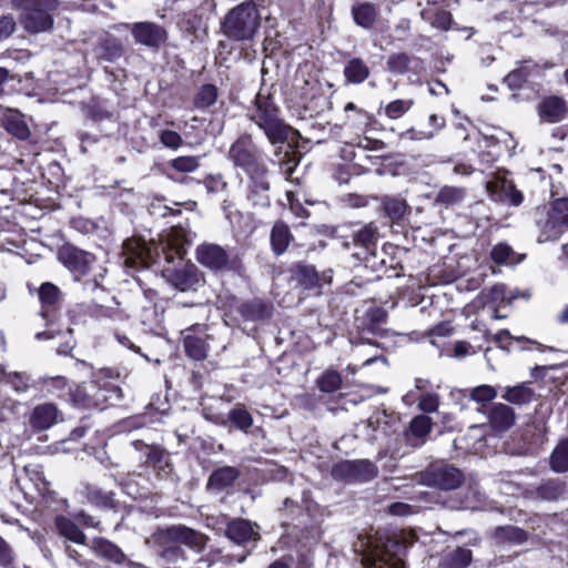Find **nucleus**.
Here are the masks:
<instances>
[{
    "instance_id": "55",
    "label": "nucleus",
    "mask_w": 568,
    "mask_h": 568,
    "mask_svg": "<svg viewBox=\"0 0 568 568\" xmlns=\"http://www.w3.org/2000/svg\"><path fill=\"white\" fill-rule=\"evenodd\" d=\"M376 239V227L372 224L365 225L354 235V240L356 243L369 247Z\"/></svg>"
},
{
    "instance_id": "21",
    "label": "nucleus",
    "mask_w": 568,
    "mask_h": 568,
    "mask_svg": "<svg viewBox=\"0 0 568 568\" xmlns=\"http://www.w3.org/2000/svg\"><path fill=\"white\" fill-rule=\"evenodd\" d=\"M516 419L515 412L506 404H494L488 410V422L493 429L505 432L514 426Z\"/></svg>"
},
{
    "instance_id": "62",
    "label": "nucleus",
    "mask_w": 568,
    "mask_h": 568,
    "mask_svg": "<svg viewBox=\"0 0 568 568\" xmlns=\"http://www.w3.org/2000/svg\"><path fill=\"white\" fill-rule=\"evenodd\" d=\"M434 136L433 132H425V131H415V130H407L403 133L404 139L408 140H428Z\"/></svg>"
},
{
    "instance_id": "30",
    "label": "nucleus",
    "mask_w": 568,
    "mask_h": 568,
    "mask_svg": "<svg viewBox=\"0 0 568 568\" xmlns=\"http://www.w3.org/2000/svg\"><path fill=\"white\" fill-rule=\"evenodd\" d=\"M54 524L59 535L65 539L81 545L85 542V535L70 518L62 515L57 516Z\"/></svg>"
},
{
    "instance_id": "27",
    "label": "nucleus",
    "mask_w": 568,
    "mask_h": 568,
    "mask_svg": "<svg viewBox=\"0 0 568 568\" xmlns=\"http://www.w3.org/2000/svg\"><path fill=\"white\" fill-rule=\"evenodd\" d=\"M343 74L347 84H361L369 77L371 70L363 59L352 58L346 62Z\"/></svg>"
},
{
    "instance_id": "59",
    "label": "nucleus",
    "mask_w": 568,
    "mask_h": 568,
    "mask_svg": "<svg viewBox=\"0 0 568 568\" xmlns=\"http://www.w3.org/2000/svg\"><path fill=\"white\" fill-rule=\"evenodd\" d=\"M388 511L393 516H408L414 513V508L406 503H393L388 506Z\"/></svg>"
},
{
    "instance_id": "44",
    "label": "nucleus",
    "mask_w": 568,
    "mask_h": 568,
    "mask_svg": "<svg viewBox=\"0 0 568 568\" xmlns=\"http://www.w3.org/2000/svg\"><path fill=\"white\" fill-rule=\"evenodd\" d=\"M473 559V554L469 549L458 547L447 555L448 564L453 568H466Z\"/></svg>"
},
{
    "instance_id": "33",
    "label": "nucleus",
    "mask_w": 568,
    "mask_h": 568,
    "mask_svg": "<svg viewBox=\"0 0 568 568\" xmlns=\"http://www.w3.org/2000/svg\"><path fill=\"white\" fill-rule=\"evenodd\" d=\"M292 240L290 229L283 222H276L271 232V245L276 255L284 253Z\"/></svg>"
},
{
    "instance_id": "15",
    "label": "nucleus",
    "mask_w": 568,
    "mask_h": 568,
    "mask_svg": "<svg viewBox=\"0 0 568 568\" xmlns=\"http://www.w3.org/2000/svg\"><path fill=\"white\" fill-rule=\"evenodd\" d=\"M501 145L506 150H510L515 148V142L513 136L503 130H497L494 134H485L479 144L480 148H493L494 150L488 152L487 154L483 153L480 159L483 162L491 163L496 161L500 155Z\"/></svg>"
},
{
    "instance_id": "11",
    "label": "nucleus",
    "mask_w": 568,
    "mask_h": 568,
    "mask_svg": "<svg viewBox=\"0 0 568 568\" xmlns=\"http://www.w3.org/2000/svg\"><path fill=\"white\" fill-rule=\"evenodd\" d=\"M267 168L265 162L247 171L250 178L248 199L254 205L268 206L270 205V182L267 180Z\"/></svg>"
},
{
    "instance_id": "12",
    "label": "nucleus",
    "mask_w": 568,
    "mask_h": 568,
    "mask_svg": "<svg viewBox=\"0 0 568 568\" xmlns=\"http://www.w3.org/2000/svg\"><path fill=\"white\" fill-rule=\"evenodd\" d=\"M131 33L136 43L158 49L168 39L166 30L154 22H136L131 27Z\"/></svg>"
},
{
    "instance_id": "19",
    "label": "nucleus",
    "mask_w": 568,
    "mask_h": 568,
    "mask_svg": "<svg viewBox=\"0 0 568 568\" xmlns=\"http://www.w3.org/2000/svg\"><path fill=\"white\" fill-rule=\"evenodd\" d=\"M226 536L236 544H246L258 539V527L246 519H235L229 523Z\"/></svg>"
},
{
    "instance_id": "61",
    "label": "nucleus",
    "mask_w": 568,
    "mask_h": 568,
    "mask_svg": "<svg viewBox=\"0 0 568 568\" xmlns=\"http://www.w3.org/2000/svg\"><path fill=\"white\" fill-rule=\"evenodd\" d=\"M345 202L351 207H364L367 205L368 200L363 195L348 194L345 197Z\"/></svg>"
},
{
    "instance_id": "60",
    "label": "nucleus",
    "mask_w": 568,
    "mask_h": 568,
    "mask_svg": "<svg viewBox=\"0 0 568 568\" xmlns=\"http://www.w3.org/2000/svg\"><path fill=\"white\" fill-rule=\"evenodd\" d=\"M495 343L503 349H508L513 337L507 329H503L494 335Z\"/></svg>"
},
{
    "instance_id": "16",
    "label": "nucleus",
    "mask_w": 568,
    "mask_h": 568,
    "mask_svg": "<svg viewBox=\"0 0 568 568\" xmlns=\"http://www.w3.org/2000/svg\"><path fill=\"white\" fill-rule=\"evenodd\" d=\"M196 260L203 266L219 271L227 266L229 254L220 245L203 244L196 248Z\"/></svg>"
},
{
    "instance_id": "51",
    "label": "nucleus",
    "mask_w": 568,
    "mask_h": 568,
    "mask_svg": "<svg viewBox=\"0 0 568 568\" xmlns=\"http://www.w3.org/2000/svg\"><path fill=\"white\" fill-rule=\"evenodd\" d=\"M199 159L196 156H179L171 162V166L183 173L194 172L199 168Z\"/></svg>"
},
{
    "instance_id": "22",
    "label": "nucleus",
    "mask_w": 568,
    "mask_h": 568,
    "mask_svg": "<svg viewBox=\"0 0 568 568\" xmlns=\"http://www.w3.org/2000/svg\"><path fill=\"white\" fill-rule=\"evenodd\" d=\"M538 227L537 240L539 243L557 241L567 230L562 222H558L548 211L536 222Z\"/></svg>"
},
{
    "instance_id": "31",
    "label": "nucleus",
    "mask_w": 568,
    "mask_h": 568,
    "mask_svg": "<svg viewBox=\"0 0 568 568\" xmlns=\"http://www.w3.org/2000/svg\"><path fill=\"white\" fill-rule=\"evenodd\" d=\"M352 16L357 26L371 29L376 21L377 9L369 2L357 3L352 8Z\"/></svg>"
},
{
    "instance_id": "38",
    "label": "nucleus",
    "mask_w": 568,
    "mask_h": 568,
    "mask_svg": "<svg viewBox=\"0 0 568 568\" xmlns=\"http://www.w3.org/2000/svg\"><path fill=\"white\" fill-rule=\"evenodd\" d=\"M85 496H87V499L91 504H93L98 507H102V508H113L114 507L113 494L111 491H103L95 486H87Z\"/></svg>"
},
{
    "instance_id": "42",
    "label": "nucleus",
    "mask_w": 568,
    "mask_h": 568,
    "mask_svg": "<svg viewBox=\"0 0 568 568\" xmlns=\"http://www.w3.org/2000/svg\"><path fill=\"white\" fill-rule=\"evenodd\" d=\"M490 256L496 263L514 264L517 262L516 253L505 243L495 245L490 252Z\"/></svg>"
},
{
    "instance_id": "56",
    "label": "nucleus",
    "mask_w": 568,
    "mask_h": 568,
    "mask_svg": "<svg viewBox=\"0 0 568 568\" xmlns=\"http://www.w3.org/2000/svg\"><path fill=\"white\" fill-rule=\"evenodd\" d=\"M14 552L11 546L0 536V568H12Z\"/></svg>"
},
{
    "instance_id": "3",
    "label": "nucleus",
    "mask_w": 568,
    "mask_h": 568,
    "mask_svg": "<svg viewBox=\"0 0 568 568\" xmlns=\"http://www.w3.org/2000/svg\"><path fill=\"white\" fill-rule=\"evenodd\" d=\"M261 26V14L253 1H245L231 9L221 23L223 34L233 41H251Z\"/></svg>"
},
{
    "instance_id": "7",
    "label": "nucleus",
    "mask_w": 568,
    "mask_h": 568,
    "mask_svg": "<svg viewBox=\"0 0 568 568\" xmlns=\"http://www.w3.org/2000/svg\"><path fill=\"white\" fill-rule=\"evenodd\" d=\"M378 474V468L367 459L344 460L336 464L332 475L336 479L346 481H369Z\"/></svg>"
},
{
    "instance_id": "20",
    "label": "nucleus",
    "mask_w": 568,
    "mask_h": 568,
    "mask_svg": "<svg viewBox=\"0 0 568 568\" xmlns=\"http://www.w3.org/2000/svg\"><path fill=\"white\" fill-rule=\"evenodd\" d=\"M432 418L426 415H417L409 423V429L405 434L407 443L412 447H420L425 444L427 436L432 432Z\"/></svg>"
},
{
    "instance_id": "46",
    "label": "nucleus",
    "mask_w": 568,
    "mask_h": 568,
    "mask_svg": "<svg viewBox=\"0 0 568 568\" xmlns=\"http://www.w3.org/2000/svg\"><path fill=\"white\" fill-rule=\"evenodd\" d=\"M384 207L386 214L393 221H398L406 213L407 204L402 199L388 197L384 201Z\"/></svg>"
},
{
    "instance_id": "26",
    "label": "nucleus",
    "mask_w": 568,
    "mask_h": 568,
    "mask_svg": "<svg viewBox=\"0 0 568 568\" xmlns=\"http://www.w3.org/2000/svg\"><path fill=\"white\" fill-rule=\"evenodd\" d=\"M123 51L122 43L118 39L111 37L102 39L94 48L97 59L106 62L118 61L123 55Z\"/></svg>"
},
{
    "instance_id": "28",
    "label": "nucleus",
    "mask_w": 568,
    "mask_h": 568,
    "mask_svg": "<svg viewBox=\"0 0 568 568\" xmlns=\"http://www.w3.org/2000/svg\"><path fill=\"white\" fill-rule=\"evenodd\" d=\"M420 17L430 22L433 27L444 31L448 30L452 24V14L446 10L437 8L435 2H428L426 8L420 11Z\"/></svg>"
},
{
    "instance_id": "32",
    "label": "nucleus",
    "mask_w": 568,
    "mask_h": 568,
    "mask_svg": "<svg viewBox=\"0 0 568 568\" xmlns=\"http://www.w3.org/2000/svg\"><path fill=\"white\" fill-rule=\"evenodd\" d=\"M536 397L534 389L526 384L506 387L501 398L514 405L531 403Z\"/></svg>"
},
{
    "instance_id": "64",
    "label": "nucleus",
    "mask_w": 568,
    "mask_h": 568,
    "mask_svg": "<svg viewBox=\"0 0 568 568\" xmlns=\"http://www.w3.org/2000/svg\"><path fill=\"white\" fill-rule=\"evenodd\" d=\"M453 172L457 175L467 176L474 172V168H473V165H470L468 163L458 162L454 165Z\"/></svg>"
},
{
    "instance_id": "53",
    "label": "nucleus",
    "mask_w": 568,
    "mask_h": 568,
    "mask_svg": "<svg viewBox=\"0 0 568 568\" xmlns=\"http://www.w3.org/2000/svg\"><path fill=\"white\" fill-rule=\"evenodd\" d=\"M439 407V396L435 393L426 392L422 394L418 400V408L424 413H434Z\"/></svg>"
},
{
    "instance_id": "29",
    "label": "nucleus",
    "mask_w": 568,
    "mask_h": 568,
    "mask_svg": "<svg viewBox=\"0 0 568 568\" xmlns=\"http://www.w3.org/2000/svg\"><path fill=\"white\" fill-rule=\"evenodd\" d=\"M240 473L236 468L231 466H224L213 471L209 478L207 487L212 490L220 491L231 486Z\"/></svg>"
},
{
    "instance_id": "24",
    "label": "nucleus",
    "mask_w": 568,
    "mask_h": 568,
    "mask_svg": "<svg viewBox=\"0 0 568 568\" xmlns=\"http://www.w3.org/2000/svg\"><path fill=\"white\" fill-rule=\"evenodd\" d=\"M195 329H200V325L190 327L182 332L183 344L185 353L189 357L195 361H201L206 357L207 346L201 336L194 334Z\"/></svg>"
},
{
    "instance_id": "10",
    "label": "nucleus",
    "mask_w": 568,
    "mask_h": 568,
    "mask_svg": "<svg viewBox=\"0 0 568 568\" xmlns=\"http://www.w3.org/2000/svg\"><path fill=\"white\" fill-rule=\"evenodd\" d=\"M464 481L463 473L453 466L432 467L424 474V483L444 490L458 488Z\"/></svg>"
},
{
    "instance_id": "54",
    "label": "nucleus",
    "mask_w": 568,
    "mask_h": 568,
    "mask_svg": "<svg viewBox=\"0 0 568 568\" xmlns=\"http://www.w3.org/2000/svg\"><path fill=\"white\" fill-rule=\"evenodd\" d=\"M6 128L9 132L21 140L27 139L30 134L29 129L24 122L16 116L9 118L7 120Z\"/></svg>"
},
{
    "instance_id": "48",
    "label": "nucleus",
    "mask_w": 568,
    "mask_h": 568,
    "mask_svg": "<svg viewBox=\"0 0 568 568\" xmlns=\"http://www.w3.org/2000/svg\"><path fill=\"white\" fill-rule=\"evenodd\" d=\"M548 212L568 231V197L554 201Z\"/></svg>"
},
{
    "instance_id": "52",
    "label": "nucleus",
    "mask_w": 568,
    "mask_h": 568,
    "mask_svg": "<svg viewBox=\"0 0 568 568\" xmlns=\"http://www.w3.org/2000/svg\"><path fill=\"white\" fill-rule=\"evenodd\" d=\"M160 142L168 149L178 150L183 144L182 136L172 130H162L159 133Z\"/></svg>"
},
{
    "instance_id": "63",
    "label": "nucleus",
    "mask_w": 568,
    "mask_h": 568,
    "mask_svg": "<svg viewBox=\"0 0 568 568\" xmlns=\"http://www.w3.org/2000/svg\"><path fill=\"white\" fill-rule=\"evenodd\" d=\"M503 531L506 534V536L509 538V539H513L515 541H523L525 539V534L521 529L519 528H516V527H507V528H504Z\"/></svg>"
},
{
    "instance_id": "8",
    "label": "nucleus",
    "mask_w": 568,
    "mask_h": 568,
    "mask_svg": "<svg viewBox=\"0 0 568 568\" xmlns=\"http://www.w3.org/2000/svg\"><path fill=\"white\" fill-rule=\"evenodd\" d=\"M229 158L233 164L241 168L246 173L257 165L264 163L251 136H240L230 148Z\"/></svg>"
},
{
    "instance_id": "57",
    "label": "nucleus",
    "mask_w": 568,
    "mask_h": 568,
    "mask_svg": "<svg viewBox=\"0 0 568 568\" xmlns=\"http://www.w3.org/2000/svg\"><path fill=\"white\" fill-rule=\"evenodd\" d=\"M16 30V20L10 14L0 17V40L9 38Z\"/></svg>"
},
{
    "instance_id": "25",
    "label": "nucleus",
    "mask_w": 568,
    "mask_h": 568,
    "mask_svg": "<svg viewBox=\"0 0 568 568\" xmlns=\"http://www.w3.org/2000/svg\"><path fill=\"white\" fill-rule=\"evenodd\" d=\"M39 300L41 302V315L48 322H52V308L59 303L60 291L52 283H43L39 288Z\"/></svg>"
},
{
    "instance_id": "18",
    "label": "nucleus",
    "mask_w": 568,
    "mask_h": 568,
    "mask_svg": "<svg viewBox=\"0 0 568 568\" xmlns=\"http://www.w3.org/2000/svg\"><path fill=\"white\" fill-rule=\"evenodd\" d=\"M93 551L101 558L111 561L115 565H123L128 562L130 567L143 568L140 564H134L126 559L124 552L113 542L104 538H94L92 540Z\"/></svg>"
},
{
    "instance_id": "58",
    "label": "nucleus",
    "mask_w": 568,
    "mask_h": 568,
    "mask_svg": "<svg viewBox=\"0 0 568 568\" xmlns=\"http://www.w3.org/2000/svg\"><path fill=\"white\" fill-rule=\"evenodd\" d=\"M204 185L209 193H219L225 189L226 183L221 175H210L204 180Z\"/></svg>"
},
{
    "instance_id": "41",
    "label": "nucleus",
    "mask_w": 568,
    "mask_h": 568,
    "mask_svg": "<svg viewBox=\"0 0 568 568\" xmlns=\"http://www.w3.org/2000/svg\"><path fill=\"white\" fill-rule=\"evenodd\" d=\"M0 372L3 374V381L10 384L16 392L24 393L28 390L30 377L26 373H7L3 366H0Z\"/></svg>"
},
{
    "instance_id": "36",
    "label": "nucleus",
    "mask_w": 568,
    "mask_h": 568,
    "mask_svg": "<svg viewBox=\"0 0 568 568\" xmlns=\"http://www.w3.org/2000/svg\"><path fill=\"white\" fill-rule=\"evenodd\" d=\"M565 488L560 479H549L537 488V496L544 500H557L565 494Z\"/></svg>"
},
{
    "instance_id": "37",
    "label": "nucleus",
    "mask_w": 568,
    "mask_h": 568,
    "mask_svg": "<svg viewBox=\"0 0 568 568\" xmlns=\"http://www.w3.org/2000/svg\"><path fill=\"white\" fill-rule=\"evenodd\" d=\"M466 191L463 187L457 186H444L439 190L436 202L445 206H453L464 201Z\"/></svg>"
},
{
    "instance_id": "6",
    "label": "nucleus",
    "mask_w": 568,
    "mask_h": 568,
    "mask_svg": "<svg viewBox=\"0 0 568 568\" xmlns=\"http://www.w3.org/2000/svg\"><path fill=\"white\" fill-rule=\"evenodd\" d=\"M58 260L74 275L75 280H80L88 274L95 262V256L72 244H64L58 251Z\"/></svg>"
},
{
    "instance_id": "4",
    "label": "nucleus",
    "mask_w": 568,
    "mask_h": 568,
    "mask_svg": "<svg viewBox=\"0 0 568 568\" xmlns=\"http://www.w3.org/2000/svg\"><path fill=\"white\" fill-rule=\"evenodd\" d=\"M248 118L262 129L272 144L284 143L290 139L293 129L278 116V109L270 98L258 93L254 106L248 111Z\"/></svg>"
},
{
    "instance_id": "2",
    "label": "nucleus",
    "mask_w": 568,
    "mask_h": 568,
    "mask_svg": "<svg viewBox=\"0 0 568 568\" xmlns=\"http://www.w3.org/2000/svg\"><path fill=\"white\" fill-rule=\"evenodd\" d=\"M155 542L161 547L162 559L170 565H179L185 560V552L180 545H185L196 552L202 551L207 537L189 527L178 525L160 529L154 535Z\"/></svg>"
},
{
    "instance_id": "45",
    "label": "nucleus",
    "mask_w": 568,
    "mask_h": 568,
    "mask_svg": "<svg viewBox=\"0 0 568 568\" xmlns=\"http://www.w3.org/2000/svg\"><path fill=\"white\" fill-rule=\"evenodd\" d=\"M229 417L231 422L241 430L246 432L253 424L251 414L242 406L234 407Z\"/></svg>"
},
{
    "instance_id": "47",
    "label": "nucleus",
    "mask_w": 568,
    "mask_h": 568,
    "mask_svg": "<svg viewBox=\"0 0 568 568\" xmlns=\"http://www.w3.org/2000/svg\"><path fill=\"white\" fill-rule=\"evenodd\" d=\"M469 397L478 404H485L497 397V390L495 387L484 384L471 388Z\"/></svg>"
},
{
    "instance_id": "5",
    "label": "nucleus",
    "mask_w": 568,
    "mask_h": 568,
    "mask_svg": "<svg viewBox=\"0 0 568 568\" xmlns=\"http://www.w3.org/2000/svg\"><path fill=\"white\" fill-rule=\"evenodd\" d=\"M13 7L21 10V23L31 33L49 31L53 26V12L58 0H13Z\"/></svg>"
},
{
    "instance_id": "43",
    "label": "nucleus",
    "mask_w": 568,
    "mask_h": 568,
    "mask_svg": "<svg viewBox=\"0 0 568 568\" xmlns=\"http://www.w3.org/2000/svg\"><path fill=\"white\" fill-rule=\"evenodd\" d=\"M318 387L324 393H333L339 389L342 385V377L335 371H326L317 382Z\"/></svg>"
},
{
    "instance_id": "13",
    "label": "nucleus",
    "mask_w": 568,
    "mask_h": 568,
    "mask_svg": "<svg viewBox=\"0 0 568 568\" xmlns=\"http://www.w3.org/2000/svg\"><path fill=\"white\" fill-rule=\"evenodd\" d=\"M486 189L495 201L508 202L515 206L523 202L521 193L505 175H497L487 181Z\"/></svg>"
},
{
    "instance_id": "50",
    "label": "nucleus",
    "mask_w": 568,
    "mask_h": 568,
    "mask_svg": "<svg viewBox=\"0 0 568 568\" xmlns=\"http://www.w3.org/2000/svg\"><path fill=\"white\" fill-rule=\"evenodd\" d=\"M242 313L250 320H258L267 317L270 315V310L262 302L255 301L243 305Z\"/></svg>"
},
{
    "instance_id": "14",
    "label": "nucleus",
    "mask_w": 568,
    "mask_h": 568,
    "mask_svg": "<svg viewBox=\"0 0 568 568\" xmlns=\"http://www.w3.org/2000/svg\"><path fill=\"white\" fill-rule=\"evenodd\" d=\"M60 412L54 404L44 403L37 405L29 416V425L36 432L47 430L59 420Z\"/></svg>"
},
{
    "instance_id": "39",
    "label": "nucleus",
    "mask_w": 568,
    "mask_h": 568,
    "mask_svg": "<svg viewBox=\"0 0 568 568\" xmlns=\"http://www.w3.org/2000/svg\"><path fill=\"white\" fill-rule=\"evenodd\" d=\"M410 57L404 52L392 53L386 62L387 70L394 74H404L408 71Z\"/></svg>"
},
{
    "instance_id": "17",
    "label": "nucleus",
    "mask_w": 568,
    "mask_h": 568,
    "mask_svg": "<svg viewBox=\"0 0 568 568\" xmlns=\"http://www.w3.org/2000/svg\"><path fill=\"white\" fill-rule=\"evenodd\" d=\"M537 112L541 121L557 123L566 116L568 108L562 98L550 95L539 102Z\"/></svg>"
},
{
    "instance_id": "35",
    "label": "nucleus",
    "mask_w": 568,
    "mask_h": 568,
    "mask_svg": "<svg viewBox=\"0 0 568 568\" xmlns=\"http://www.w3.org/2000/svg\"><path fill=\"white\" fill-rule=\"evenodd\" d=\"M550 467L556 473L568 471V437L560 440L552 450Z\"/></svg>"
},
{
    "instance_id": "23",
    "label": "nucleus",
    "mask_w": 568,
    "mask_h": 568,
    "mask_svg": "<svg viewBox=\"0 0 568 568\" xmlns=\"http://www.w3.org/2000/svg\"><path fill=\"white\" fill-rule=\"evenodd\" d=\"M169 282L178 290L185 292L196 290L200 277L194 266L175 270L168 275Z\"/></svg>"
},
{
    "instance_id": "34",
    "label": "nucleus",
    "mask_w": 568,
    "mask_h": 568,
    "mask_svg": "<svg viewBox=\"0 0 568 568\" xmlns=\"http://www.w3.org/2000/svg\"><path fill=\"white\" fill-rule=\"evenodd\" d=\"M332 271L323 273L320 275L315 267L310 265H304L298 267V277L300 282L307 288L321 286L323 283H329L332 275Z\"/></svg>"
},
{
    "instance_id": "1",
    "label": "nucleus",
    "mask_w": 568,
    "mask_h": 568,
    "mask_svg": "<svg viewBox=\"0 0 568 568\" xmlns=\"http://www.w3.org/2000/svg\"><path fill=\"white\" fill-rule=\"evenodd\" d=\"M193 240L194 234L181 225L171 227L162 235L160 243L139 237L128 239L123 243L124 264L128 267H149L161 255L171 263L175 257L183 258Z\"/></svg>"
},
{
    "instance_id": "40",
    "label": "nucleus",
    "mask_w": 568,
    "mask_h": 568,
    "mask_svg": "<svg viewBox=\"0 0 568 568\" xmlns=\"http://www.w3.org/2000/svg\"><path fill=\"white\" fill-rule=\"evenodd\" d=\"M217 100V88L213 84H204L200 88L194 104L199 109H205L213 105Z\"/></svg>"
},
{
    "instance_id": "49",
    "label": "nucleus",
    "mask_w": 568,
    "mask_h": 568,
    "mask_svg": "<svg viewBox=\"0 0 568 568\" xmlns=\"http://www.w3.org/2000/svg\"><path fill=\"white\" fill-rule=\"evenodd\" d=\"M413 106L412 100H395L385 106V114L389 119H398Z\"/></svg>"
},
{
    "instance_id": "9",
    "label": "nucleus",
    "mask_w": 568,
    "mask_h": 568,
    "mask_svg": "<svg viewBox=\"0 0 568 568\" xmlns=\"http://www.w3.org/2000/svg\"><path fill=\"white\" fill-rule=\"evenodd\" d=\"M415 535L413 532H402L396 540H389L385 550L376 551L368 558L369 568H405L398 554H389V547H396L398 550H405L408 545L414 544Z\"/></svg>"
}]
</instances>
